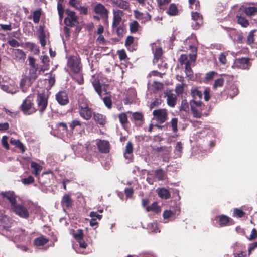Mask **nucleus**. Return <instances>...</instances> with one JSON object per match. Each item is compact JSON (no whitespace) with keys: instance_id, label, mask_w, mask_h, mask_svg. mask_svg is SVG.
Instances as JSON below:
<instances>
[{"instance_id":"nucleus-48","label":"nucleus","mask_w":257,"mask_h":257,"mask_svg":"<svg viewBox=\"0 0 257 257\" xmlns=\"http://www.w3.org/2000/svg\"><path fill=\"white\" fill-rule=\"evenodd\" d=\"M237 18L238 24L241 25L242 26L246 27L248 25V21L245 17L240 16H239L237 15Z\"/></svg>"},{"instance_id":"nucleus-42","label":"nucleus","mask_w":257,"mask_h":257,"mask_svg":"<svg viewBox=\"0 0 257 257\" xmlns=\"http://www.w3.org/2000/svg\"><path fill=\"white\" fill-rule=\"evenodd\" d=\"M245 14L248 16H253L257 14V8L255 7H248L243 10Z\"/></svg>"},{"instance_id":"nucleus-15","label":"nucleus","mask_w":257,"mask_h":257,"mask_svg":"<svg viewBox=\"0 0 257 257\" xmlns=\"http://www.w3.org/2000/svg\"><path fill=\"white\" fill-rule=\"evenodd\" d=\"M3 195L4 197L10 203L11 209L17 204V196L13 192H6Z\"/></svg>"},{"instance_id":"nucleus-32","label":"nucleus","mask_w":257,"mask_h":257,"mask_svg":"<svg viewBox=\"0 0 257 257\" xmlns=\"http://www.w3.org/2000/svg\"><path fill=\"white\" fill-rule=\"evenodd\" d=\"M48 242V239L44 236L37 237L34 240V245L36 247H40L44 245Z\"/></svg>"},{"instance_id":"nucleus-16","label":"nucleus","mask_w":257,"mask_h":257,"mask_svg":"<svg viewBox=\"0 0 257 257\" xmlns=\"http://www.w3.org/2000/svg\"><path fill=\"white\" fill-rule=\"evenodd\" d=\"M56 99L58 103L61 105H65L69 102L68 97L65 91H60L57 93Z\"/></svg>"},{"instance_id":"nucleus-34","label":"nucleus","mask_w":257,"mask_h":257,"mask_svg":"<svg viewBox=\"0 0 257 257\" xmlns=\"http://www.w3.org/2000/svg\"><path fill=\"white\" fill-rule=\"evenodd\" d=\"M10 143L20 149L22 153H24L25 151V148L24 145L19 140L11 138Z\"/></svg>"},{"instance_id":"nucleus-7","label":"nucleus","mask_w":257,"mask_h":257,"mask_svg":"<svg viewBox=\"0 0 257 257\" xmlns=\"http://www.w3.org/2000/svg\"><path fill=\"white\" fill-rule=\"evenodd\" d=\"M67 16L64 19V23L68 26H75L78 24V17L74 11L66 10Z\"/></svg>"},{"instance_id":"nucleus-29","label":"nucleus","mask_w":257,"mask_h":257,"mask_svg":"<svg viewBox=\"0 0 257 257\" xmlns=\"http://www.w3.org/2000/svg\"><path fill=\"white\" fill-rule=\"evenodd\" d=\"M32 172L36 176H38L42 170V166L36 162H32L31 163Z\"/></svg>"},{"instance_id":"nucleus-46","label":"nucleus","mask_w":257,"mask_h":257,"mask_svg":"<svg viewBox=\"0 0 257 257\" xmlns=\"http://www.w3.org/2000/svg\"><path fill=\"white\" fill-rule=\"evenodd\" d=\"M41 15V11L40 9H37L33 13V20L35 23H38Z\"/></svg>"},{"instance_id":"nucleus-57","label":"nucleus","mask_w":257,"mask_h":257,"mask_svg":"<svg viewBox=\"0 0 257 257\" xmlns=\"http://www.w3.org/2000/svg\"><path fill=\"white\" fill-rule=\"evenodd\" d=\"M189 3L190 7L192 9H195V10H198L199 8V1L197 0H189Z\"/></svg>"},{"instance_id":"nucleus-14","label":"nucleus","mask_w":257,"mask_h":257,"mask_svg":"<svg viewBox=\"0 0 257 257\" xmlns=\"http://www.w3.org/2000/svg\"><path fill=\"white\" fill-rule=\"evenodd\" d=\"M123 15L122 11L118 9L113 10V22L112 26H117L119 25L121 21L122 17Z\"/></svg>"},{"instance_id":"nucleus-33","label":"nucleus","mask_w":257,"mask_h":257,"mask_svg":"<svg viewBox=\"0 0 257 257\" xmlns=\"http://www.w3.org/2000/svg\"><path fill=\"white\" fill-rule=\"evenodd\" d=\"M157 192L159 197L162 199H168L171 196L169 191L164 188L157 189Z\"/></svg>"},{"instance_id":"nucleus-55","label":"nucleus","mask_w":257,"mask_h":257,"mask_svg":"<svg viewBox=\"0 0 257 257\" xmlns=\"http://www.w3.org/2000/svg\"><path fill=\"white\" fill-rule=\"evenodd\" d=\"M134 40V37L131 36H128L125 40V46L128 48V50L131 51H132V49H131V46L133 44Z\"/></svg>"},{"instance_id":"nucleus-51","label":"nucleus","mask_w":257,"mask_h":257,"mask_svg":"<svg viewBox=\"0 0 257 257\" xmlns=\"http://www.w3.org/2000/svg\"><path fill=\"white\" fill-rule=\"evenodd\" d=\"M38 69V67L30 68L29 75L31 79L35 80L37 77Z\"/></svg>"},{"instance_id":"nucleus-63","label":"nucleus","mask_w":257,"mask_h":257,"mask_svg":"<svg viewBox=\"0 0 257 257\" xmlns=\"http://www.w3.org/2000/svg\"><path fill=\"white\" fill-rule=\"evenodd\" d=\"M257 238V230L255 228H253L252 229L251 234L250 236L247 238V239L250 240H254L256 239Z\"/></svg>"},{"instance_id":"nucleus-24","label":"nucleus","mask_w":257,"mask_h":257,"mask_svg":"<svg viewBox=\"0 0 257 257\" xmlns=\"http://www.w3.org/2000/svg\"><path fill=\"white\" fill-rule=\"evenodd\" d=\"M134 14L136 19L140 20L142 22H145L151 19L150 15L147 12L143 14L138 10H134Z\"/></svg>"},{"instance_id":"nucleus-18","label":"nucleus","mask_w":257,"mask_h":257,"mask_svg":"<svg viewBox=\"0 0 257 257\" xmlns=\"http://www.w3.org/2000/svg\"><path fill=\"white\" fill-rule=\"evenodd\" d=\"M0 87L4 91L12 95L18 91V88L14 84H2Z\"/></svg>"},{"instance_id":"nucleus-44","label":"nucleus","mask_w":257,"mask_h":257,"mask_svg":"<svg viewBox=\"0 0 257 257\" xmlns=\"http://www.w3.org/2000/svg\"><path fill=\"white\" fill-rule=\"evenodd\" d=\"M92 85L100 97H101V85L98 80H95L92 82Z\"/></svg>"},{"instance_id":"nucleus-4","label":"nucleus","mask_w":257,"mask_h":257,"mask_svg":"<svg viewBox=\"0 0 257 257\" xmlns=\"http://www.w3.org/2000/svg\"><path fill=\"white\" fill-rule=\"evenodd\" d=\"M67 64L73 73L76 74L79 73L81 68L80 58L76 56L70 57L68 59Z\"/></svg>"},{"instance_id":"nucleus-45","label":"nucleus","mask_w":257,"mask_h":257,"mask_svg":"<svg viewBox=\"0 0 257 257\" xmlns=\"http://www.w3.org/2000/svg\"><path fill=\"white\" fill-rule=\"evenodd\" d=\"M129 26L130 31L132 33L137 32L139 28V24L136 21L130 22Z\"/></svg>"},{"instance_id":"nucleus-30","label":"nucleus","mask_w":257,"mask_h":257,"mask_svg":"<svg viewBox=\"0 0 257 257\" xmlns=\"http://www.w3.org/2000/svg\"><path fill=\"white\" fill-rule=\"evenodd\" d=\"M13 54L14 58L17 61L24 60L26 58V54L24 52L19 49L14 50Z\"/></svg>"},{"instance_id":"nucleus-50","label":"nucleus","mask_w":257,"mask_h":257,"mask_svg":"<svg viewBox=\"0 0 257 257\" xmlns=\"http://www.w3.org/2000/svg\"><path fill=\"white\" fill-rule=\"evenodd\" d=\"M169 124L171 125L173 132L174 133H177L178 131V119L177 118H173Z\"/></svg>"},{"instance_id":"nucleus-40","label":"nucleus","mask_w":257,"mask_h":257,"mask_svg":"<svg viewBox=\"0 0 257 257\" xmlns=\"http://www.w3.org/2000/svg\"><path fill=\"white\" fill-rule=\"evenodd\" d=\"M185 72L187 77H189V78H191L192 77L193 73L189 61H187L185 63Z\"/></svg>"},{"instance_id":"nucleus-25","label":"nucleus","mask_w":257,"mask_h":257,"mask_svg":"<svg viewBox=\"0 0 257 257\" xmlns=\"http://www.w3.org/2000/svg\"><path fill=\"white\" fill-rule=\"evenodd\" d=\"M70 131L72 132L75 128L80 131L84 130V126L82 123L79 120L75 119L69 123Z\"/></svg>"},{"instance_id":"nucleus-36","label":"nucleus","mask_w":257,"mask_h":257,"mask_svg":"<svg viewBox=\"0 0 257 257\" xmlns=\"http://www.w3.org/2000/svg\"><path fill=\"white\" fill-rule=\"evenodd\" d=\"M146 209L148 212L153 211L156 213H158L161 211L160 207L158 205L157 203L156 202L153 203L151 205L147 206L146 207Z\"/></svg>"},{"instance_id":"nucleus-47","label":"nucleus","mask_w":257,"mask_h":257,"mask_svg":"<svg viewBox=\"0 0 257 257\" xmlns=\"http://www.w3.org/2000/svg\"><path fill=\"white\" fill-rule=\"evenodd\" d=\"M192 18L194 21H196L197 24L202 23V16L197 12H192Z\"/></svg>"},{"instance_id":"nucleus-19","label":"nucleus","mask_w":257,"mask_h":257,"mask_svg":"<svg viewBox=\"0 0 257 257\" xmlns=\"http://www.w3.org/2000/svg\"><path fill=\"white\" fill-rule=\"evenodd\" d=\"M99 151L103 153H107L109 151V143L106 140H99L97 143Z\"/></svg>"},{"instance_id":"nucleus-62","label":"nucleus","mask_w":257,"mask_h":257,"mask_svg":"<svg viewBox=\"0 0 257 257\" xmlns=\"http://www.w3.org/2000/svg\"><path fill=\"white\" fill-rule=\"evenodd\" d=\"M256 31V30H254L251 31L247 37V43L249 44H252L254 42V33Z\"/></svg>"},{"instance_id":"nucleus-43","label":"nucleus","mask_w":257,"mask_h":257,"mask_svg":"<svg viewBox=\"0 0 257 257\" xmlns=\"http://www.w3.org/2000/svg\"><path fill=\"white\" fill-rule=\"evenodd\" d=\"M62 204H65L66 207H69L72 205V200L70 196L68 194H65L63 196L62 200Z\"/></svg>"},{"instance_id":"nucleus-64","label":"nucleus","mask_w":257,"mask_h":257,"mask_svg":"<svg viewBox=\"0 0 257 257\" xmlns=\"http://www.w3.org/2000/svg\"><path fill=\"white\" fill-rule=\"evenodd\" d=\"M117 54L120 60H124L126 58V54L124 49L118 50Z\"/></svg>"},{"instance_id":"nucleus-38","label":"nucleus","mask_w":257,"mask_h":257,"mask_svg":"<svg viewBox=\"0 0 257 257\" xmlns=\"http://www.w3.org/2000/svg\"><path fill=\"white\" fill-rule=\"evenodd\" d=\"M167 14L170 16H176L178 13V10L174 4L170 5L167 11Z\"/></svg>"},{"instance_id":"nucleus-8","label":"nucleus","mask_w":257,"mask_h":257,"mask_svg":"<svg viewBox=\"0 0 257 257\" xmlns=\"http://www.w3.org/2000/svg\"><path fill=\"white\" fill-rule=\"evenodd\" d=\"M79 113L80 116L86 120H89L92 117V110L86 103L79 105Z\"/></svg>"},{"instance_id":"nucleus-39","label":"nucleus","mask_w":257,"mask_h":257,"mask_svg":"<svg viewBox=\"0 0 257 257\" xmlns=\"http://www.w3.org/2000/svg\"><path fill=\"white\" fill-rule=\"evenodd\" d=\"M148 229L149 231L153 233H157L160 232L159 230L158 224L156 222L149 223L148 225Z\"/></svg>"},{"instance_id":"nucleus-27","label":"nucleus","mask_w":257,"mask_h":257,"mask_svg":"<svg viewBox=\"0 0 257 257\" xmlns=\"http://www.w3.org/2000/svg\"><path fill=\"white\" fill-rule=\"evenodd\" d=\"M0 223L1 225L6 230H7L11 227L12 223L11 220L6 215H2L0 218Z\"/></svg>"},{"instance_id":"nucleus-6","label":"nucleus","mask_w":257,"mask_h":257,"mask_svg":"<svg viewBox=\"0 0 257 257\" xmlns=\"http://www.w3.org/2000/svg\"><path fill=\"white\" fill-rule=\"evenodd\" d=\"M11 210L21 218L27 219L29 216V212L28 209L23 204H17Z\"/></svg>"},{"instance_id":"nucleus-61","label":"nucleus","mask_w":257,"mask_h":257,"mask_svg":"<svg viewBox=\"0 0 257 257\" xmlns=\"http://www.w3.org/2000/svg\"><path fill=\"white\" fill-rule=\"evenodd\" d=\"M103 101L105 106L109 109L111 108L112 101L111 99L109 97H105L103 98Z\"/></svg>"},{"instance_id":"nucleus-37","label":"nucleus","mask_w":257,"mask_h":257,"mask_svg":"<svg viewBox=\"0 0 257 257\" xmlns=\"http://www.w3.org/2000/svg\"><path fill=\"white\" fill-rule=\"evenodd\" d=\"M182 149V143L180 142H177L174 149L175 157L177 158L181 157Z\"/></svg>"},{"instance_id":"nucleus-11","label":"nucleus","mask_w":257,"mask_h":257,"mask_svg":"<svg viewBox=\"0 0 257 257\" xmlns=\"http://www.w3.org/2000/svg\"><path fill=\"white\" fill-rule=\"evenodd\" d=\"M48 101L46 95L44 93L38 94L37 98L38 110L42 114L45 110L47 106Z\"/></svg>"},{"instance_id":"nucleus-23","label":"nucleus","mask_w":257,"mask_h":257,"mask_svg":"<svg viewBox=\"0 0 257 257\" xmlns=\"http://www.w3.org/2000/svg\"><path fill=\"white\" fill-rule=\"evenodd\" d=\"M166 95L167 96L168 105L171 107H174L176 103V96L175 94L169 91L166 92Z\"/></svg>"},{"instance_id":"nucleus-59","label":"nucleus","mask_w":257,"mask_h":257,"mask_svg":"<svg viewBox=\"0 0 257 257\" xmlns=\"http://www.w3.org/2000/svg\"><path fill=\"white\" fill-rule=\"evenodd\" d=\"M69 4L76 10L81 5V1L80 0H69Z\"/></svg>"},{"instance_id":"nucleus-1","label":"nucleus","mask_w":257,"mask_h":257,"mask_svg":"<svg viewBox=\"0 0 257 257\" xmlns=\"http://www.w3.org/2000/svg\"><path fill=\"white\" fill-rule=\"evenodd\" d=\"M7 235L13 240L25 242L27 244L30 243L31 242V238L25 231L19 228L10 230Z\"/></svg>"},{"instance_id":"nucleus-35","label":"nucleus","mask_w":257,"mask_h":257,"mask_svg":"<svg viewBox=\"0 0 257 257\" xmlns=\"http://www.w3.org/2000/svg\"><path fill=\"white\" fill-rule=\"evenodd\" d=\"M42 62L44 66L40 69L39 70V73H40L41 72H44L45 71L48 69L49 63V57L46 55L43 56L42 58Z\"/></svg>"},{"instance_id":"nucleus-10","label":"nucleus","mask_w":257,"mask_h":257,"mask_svg":"<svg viewBox=\"0 0 257 257\" xmlns=\"http://www.w3.org/2000/svg\"><path fill=\"white\" fill-rule=\"evenodd\" d=\"M153 119L157 122L162 123H164L167 118V112L166 109H158L154 110L153 111Z\"/></svg>"},{"instance_id":"nucleus-28","label":"nucleus","mask_w":257,"mask_h":257,"mask_svg":"<svg viewBox=\"0 0 257 257\" xmlns=\"http://www.w3.org/2000/svg\"><path fill=\"white\" fill-rule=\"evenodd\" d=\"M93 118L96 123L101 125H104L106 122L105 116L102 114L94 113Z\"/></svg>"},{"instance_id":"nucleus-21","label":"nucleus","mask_w":257,"mask_h":257,"mask_svg":"<svg viewBox=\"0 0 257 257\" xmlns=\"http://www.w3.org/2000/svg\"><path fill=\"white\" fill-rule=\"evenodd\" d=\"M133 150V146L132 143L131 142H127L124 152V157L126 159L128 160V161H130L132 160Z\"/></svg>"},{"instance_id":"nucleus-26","label":"nucleus","mask_w":257,"mask_h":257,"mask_svg":"<svg viewBox=\"0 0 257 257\" xmlns=\"http://www.w3.org/2000/svg\"><path fill=\"white\" fill-rule=\"evenodd\" d=\"M191 95L192 97V99L191 100L201 101L202 93L197 88H192L191 89Z\"/></svg>"},{"instance_id":"nucleus-41","label":"nucleus","mask_w":257,"mask_h":257,"mask_svg":"<svg viewBox=\"0 0 257 257\" xmlns=\"http://www.w3.org/2000/svg\"><path fill=\"white\" fill-rule=\"evenodd\" d=\"M129 3L124 0H117V3L115 5L120 9L126 10L129 8Z\"/></svg>"},{"instance_id":"nucleus-3","label":"nucleus","mask_w":257,"mask_h":257,"mask_svg":"<svg viewBox=\"0 0 257 257\" xmlns=\"http://www.w3.org/2000/svg\"><path fill=\"white\" fill-rule=\"evenodd\" d=\"M20 108L25 115L32 114L37 110V109L33 107V104L30 96L27 97L23 102Z\"/></svg>"},{"instance_id":"nucleus-17","label":"nucleus","mask_w":257,"mask_h":257,"mask_svg":"<svg viewBox=\"0 0 257 257\" xmlns=\"http://www.w3.org/2000/svg\"><path fill=\"white\" fill-rule=\"evenodd\" d=\"M152 50L154 53V58L153 63H156L160 59L162 54V48L157 45V43H153L151 44Z\"/></svg>"},{"instance_id":"nucleus-13","label":"nucleus","mask_w":257,"mask_h":257,"mask_svg":"<svg viewBox=\"0 0 257 257\" xmlns=\"http://www.w3.org/2000/svg\"><path fill=\"white\" fill-rule=\"evenodd\" d=\"M223 28L227 31L229 36L233 40L234 42L238 43H242L243 42V37L241 33L231 28Z\"/></svg>"},{"instance_id":"nucleus-31","label":"nucleus","mask_w":257,"mask_h":257,"mask_svg":"<svg viewBox=\"0 0 257 257\" xmlns=\"http://www.w3.org/2000/svg\"><path fill=\"white\" fill-rule=\"evenodd\" d=\"M155 178L158 180H164L166 179L167 175L164 170L161 168H158L155 170Z\"/></svg>"},{"instance_id":"nucleus-60","label":"nucleus","mask_w":257,"mask_h":257,"mask_svg":"<svg viewBox=\"0 0 257 257\" xmlns=\"http://www.w3.org/2000/svg\"><path fill=\"white\" fill-rule=\"evenodd\" d=\"M217 74V73L215 71H210L206 74L205 79L206 81H210L212 80Z\"/></svg>"},{"instance_id":"nucleus-52","label":"nucleus","mask_w":257,"mask_h":257,"mask_svg":"<svg viewBox=\"0 0 257 257\" xmlns=\"http://www.w3.org/2000/svg\"><path fill=\"white\" fill-rule=\"evenodd\" d=\"M174 215L175 213L171 210H166L163 213V216L165 220L172 218Z\"/></svg>"},{"instance_id":"nucleus-20","label":"nucleus","mask_w":257,"mask_h":257,"mask_svg":"<svg viewBox=\"0 0 257 257\" xmlns=\"http://www.w3.org/2000/svg\"><path fill=\"white\" fill-rule=\"evenodd\" d=\"M224 91L227 95L231 99L236 96L239 92L238 87L235 84H232L229 86L226 87Z\"/></svg>"},{"instance_id":"nucleus-12","label":"nucleus","mask_w":257,"mask_h":257,"mask_svg":"<svg viewBox=\"0 0 257 257\" xmlns=\"http://www.w3.org/2000/svg\"><path fill=\"white\" fill-rule=\"evenodd\" d=\"M250 66L249 59L243 57L236 59L232 65V68L248 69Z\"/></svg>"},{"instance_id":"nucleus-9","label":"nucleus","mask_w":257,"mask_h":257,"mask_svg":"<svg viewBox=\"0 0 257 257\" xmlns=\"http://www.w3.org/2000/svg\"><path fill=\"white\" fill-rule=\"evenodd\" d=\"M214 220L216 221L220 227L228 226L233 224V220L231 218L223 214L216 216Z\"/></svg>"},{"instance_id":"nucleus-49","label":"nucleus","mask_w":257,"mask_h":257,"mask_svg":"<svg viewBox=\"0 0 257 257\" xmlns=\"http://www.w3.org/2000/svg\"><path fill=\"white\" fill-rule=\"evenodd\" d=\"M72 235L77 241L83 239V231L81 229H77L76 231H74Z\"/></svg>"},{"instance_id":"nucleus-2","label":"nucleus","mask_w":257,"mask_h":257,"mask_svg":"<svg viewBox=\"0 0 257 257\" xmlns=\"http://www.w3.org/2000/svg\"><path fill=\"white\" fill-rule=\"evenodd\" d=\"M190 105L191 110L193 117L200 118L202 115V110L204 106L201 101L190 100Z\"/></svg>"},{"instance_id":"nucleus-5","label":"nucleus","mask_w":257,"mask_h":257,"mask_svg":"<svg viewBox=\"0 0 257 257\" xmlns=\"http://www.w3.org/2000/svg\"><path fill=\"white\" fill-rule=\"evenodd\" d=\"M94 12L99 15L104 19V21L108 22L109 11L101 3L96 4L93 7Z\"/></svg>"},{"instance_id":"nucleus-56","label":"nucleus","mask_w":257,"mask_h":257,"mask_svg":"<svg viewBox=\"0 0 257 257\" xmlns=\"http://www.w3.org/2000/svg\"><path fill=\"white\" fill-rule=\"evenodd\" d=\"M227 53H226V52L222 53L219 55L218 59H219V61L220 62V63L222 64V65H225L226 64V62H227L226 56H227Z\"/></svg>"},{"instance_id":"nucleus-54","label":"nucleus","mask_w":257,"mask_h":257,"mask_svg":"<svg viewBox=\"0 0 257 257\" xmlns=\"http://www.w3.org/2000/svg\"><path fill=\"white\" fill-rule=\"evenodd\" d=\"M224 80L222 78H219L215 80L213 85V88L214 89H217L218 87H221L224 84Z\"/></svg>"},{"instance_id":"nucleus-58","label":"nucleus","mask_w":257,"mask_h":257,"mask_svg":"<svg viewBox=\"0 0 257 257\" xmlns=\"http://www.w3.org/2000/svg\"><path fill=\"white\" fill-rule=\"evenodd\" d=\"M39 39L42 46L44 47L46 45L45 35L43 30H41L39 34Z\"/></svg>"},{"instance_id":"nucleus-22","label":"nucleus","mask_w":257,"mask_h":257,"mask_svg":"<svg viewBox=\"0 0 257 257\" xmlns=\"http://www.w3.org/2000/svg\"><path fill=\"white\" fill-rule=\"evenodd\" d=\"M93 149H95L94 146H86V151L87 152L86 153L84 152L82 155V157L85 159V160L90 161L92 159V156L95 154Z\"/></svg>"},{"instance_id":"nucleus-53","label":"nucleus","mask_w":257,"mask_h":257,"mask_svg":"<svg viewBox=\"0 0 257 257\" xmlns=\"http://www.w3.org/2000/svg\"><path fill=\"white\" fill-rule=\"evenodd\" d=\"M112 27L113 30L116 31L117 35L119 37H121L123 36V35L124 34V29L122 26H121L119 25H117V26H115V27L112 26Z\"/></svg>"}]
</instances>
